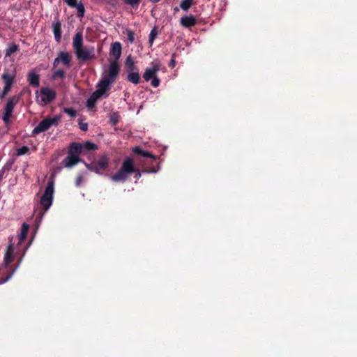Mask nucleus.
<instances>
[{
    "label": "nucleus",
    "instance_id": "7",
    "mask_svg": "<svg viewBox=\"0 0 357 357\" xmlns=\"http://www.w3.org/2000/svg\"><path fill=\"white\" fill-rule=\"evenodd\" d=\"M59 117L46 118L42 120L38 125L33 130L32 135H36L42 132L47 130L51 126H56L59 121Z\"/></svg>",
    "mask_w": 357,
    "mask_h": 357
},
{
    "label": "nucleus",
    "instance_id": "16",
    "mask_svg": "<svg viewBox=\"0 0 357 357\" xmlns=\"http://www.w3.org/2000/svg\"><path fill=\"white\" fill-rule=\"evenodd\" d=\"M132 152L136 155L150 159L151 160V162H156L157 157L155 155H153L149 151H144L139 146L134 147L132 149Z\"/></svg>",
    "mask_w": 357,
    "mask_h": 357
},
{
    "label": "nucleus",
    "instance_id": "10",
    "mask_svg": "<svg viewBox=\"0 0 357 357\" xmlns=\"http://www.w3.org/2000/svg\"><path fill=\"white\" fill-rule=\"evenodd\" d=\"M121 44L115 42L112 45L110 50V57L112 59L109 67H119V59L121 55Z\"/></svg>",
    "mask_w": 357,
    "mask_h": 357
},
{
    "label": "nucleus",
    "instance_id": "2",
    "mask_svg": "<svg viewBox=\"0 0 357 357\" xmlns=\"http://www.w3.org/2000/svg\"><path fill=\"white\" fill-rule=\"evenodd\" d=\"M119 70L120 68H105L103 70L101 78L96 85V90L100 91L105 97L108 96L107 92L109 91L112 84L116 82Z\"/></svg>",
    "mask_w": 357,
    "mask_h": 357
},
{
    "label": "nucleus",
    "instance_id": "3",
    "mask_svg": "<svg viewBox=\"0 0 357 357\" xmlns=\"http://www.w3.org/2000/svg\"><path fill=\"white\" fill-rule=\"evenodd\" d=\"M135 171L134 161L131 158H126L122 164L121 168L113 175L111 179L114 182H124L126 181L128 175Z\"/></svg>",
    "mask_w": 357,
    "mask_h": 357
},
{
    "label": "nucleus",
    "instance_id": "32",
    "mask_svg": "<svg viewBox=\"0 0 357 357\" xmlns=\"http://www.w3.org/2000/svg\"><path fill=\"white\" fill-rule=\"evenodd\" d=\"M64 112L71 117H75L77 115V112L72 107L64 108Z\"/></svg>",
    "mask_w": 357,
    "mask_h": 357
},
{
    "label": "nucleus",
    "instance_id": "5",
    "mask_svg": "<svg viewBox=\"0 0 357 357\" xmlns=\"http://www.w3.org/2000/svg\"><path fill=\"white\" fill-rule=\"evenodd\" d=\"M85 167L91 172L98 175H104L105 172L109 167V157L107 154H102L97 160H93L91 163L84 162Z\"/></svg>",
    "mask_w": 357,
    "mask_h": 357
},
{
    "label": "nucleus",
    "instance_id": "37",
    "mask_svg": "<svg viewBox=\"0 0 357 357\" xmlns=\"http://www.w3.org/2000/svg\"><path fill=\"white\" fill-rule=\"evenodd\" d=\"M79 128L83 131L88 130V124L86 123H79Z\"/></svg>",
    "mask_w": 357,
    "mask_h": 357
},
{
    "label": "nucleus",
    "instance_id": "25",
    "mask_svg": "<svg viewBox=\"0 0 357 357\" xmlns=\"http://www.w3.org/2000/svg\"><path fill=\"white\" fill-rule=\"evenodd\" d=\"M158 33L156 27H154L150 32L149 36V43L150 46L153 45L155 38L157 37Z\"/></svg>",
    "mask_w": 357,
    "mask_h": 357
},
{
    "label": "nucleus",
    "instance_id": "31",
    "mask_svg": "<svg viewBox=\"0 0 357 357\" xmlns=\"http://www.w3.org/2000/svg\"><path fill=\"white\" fill-rule=\"evenodd\" d=\"M134 59L131 55L127 56L125 61V67H134Z\"/></svg>",
    "mask_w": 357,
    "mask_h": 357
},
{
    "label": "nucleus",
    "instance_id": "18",
    "mask_svg": "<svg viewBox=\"0 0 357 357\" xmlns=\"http://www.w3.org/2000/svg\"><path fill=\"white\" fill-rule=\"evenodd\" d=\"M83 152L82 144L79 142H72L69 145L68 153L79 157Z\"/></svg>",
    "mask_w": 357,
    "mask_h": 357
},
{
    "label": "nucleus",
    "instance_id": "29",
    "mask_svg": "<svg viewBox=\"0 0 357 357\" xmlns=\"http://www.w3.org/2000/svg\"><path fill=\"white\" fill-rule=\"evenodd\" d=\"M29 153V148L26 146H23L19 148L17 151V154L18 155H22L24 154H27Z\"/></svg>",
    "mask_w": 357,
    "mask_h": 357
},
{
    "label": "nucleus",
    "instance_id": "13",
    "mask_svg": "<svg viewBox=\"0 0 357 357\" xmlns=\"http://www.w3.org/2000/svg\"><path fill=\"white\" fill-rule=\"evenodd\" d=\"M52 31L54 39L57 43H60L61 40V23L58 18V15L54 17V22L52 23Z\"/></svg>",
    "mask_w": 357,
    "mask_h": 357
},
{
    "label": "nucleus",
    "instance_id": "23",
    "mask_svg": "<svg viewBox=\"0 0 357 357\" xmlns=\"http://www.w3.org/2000/svg\"><path fill=\"white\" fill-rule=\"evenodd\" d=\"M28 231H29V225L26 223H23L22 226L21 234L19 237V241L20 243L22 242L26 238Z\"/></svg>",
    "mask_w": 357,
    "mask_h": 357
},
{
    "label": "nucleus",
    "instance_id": "33",
    "mask_svg": "<svg viewBox=\"0 0 357 357\" xmlns=\"http://www.w3.org/2000/svg\"><path fill=\"white\" fill-rule=\"evenodd\" d=\"M12 86H4L3 89L1 93H0V98H3L10 91Z\"/></svg>",
    "mask_w": 357,
    "mask_h": 357
},
{
    "label": "nucleus",
    "instance_id": "21",
    "mask_svg": "<svg viewBox=\"0 0 357 357\" xmlns=\"http://www.w3.org/2000/svg\"><path fill=\"white\" fill-rule=\"evenodd\" d=\"M19 50V46L13 43L8 45L6 50V56H10L13 53Z\"/></svg>",
    "mask_w": 357,
    "mask_h": 357
},
{
    "label": "nucleus",
    "instance_id": "9",
    "mask_svg": "<svg viewBox=\"0 0 357 357\" xmlns=\"http://www.w3.org/2000/svg\"><path fill=\"white\" fill-rule=\"evenodd\" d=\"M56 96V91L49 87H43L40 90V96H37L38 102L42 105H46L52 102Z\"/></svg>",
    "mask_w": 357,
    "mask_h": 357
},
{
    "label": "nucleus",
    "instance_id": "15",
    "mask_svg": "<svg viewBox=\"0 0 357 357\" xmlns=\"http://www.w3.org/2000/svg\"><path fill=\"white\" fill-rule=\"evenodd\" d=\"M105 96L100 91L96 90L92 93L86 100V107L92 109L96 106L97 100L101 97Z\"/></svg>",
    "mask_w": 357,
    "mask_h": 357
},
{
    "label": "nucleus",
    "instance_id": "30",
    "mask_svg": "<svg viewBox=\"0 0 357 357\" xmlns=\"http://www.w3.org/2000/svg\"><path fill=\"white\" fill-rule=\"evenodd\" d=\"M142 0H124L126 4H128L132 8L137 7Z\"/></svg>",
    "mask_w": 357,
    "mask_h": 357
},
{
    "label": "nucleus",
    "instance_id": "12",
    "mask_svg": "<svg viewBox=\"0 0 357 357\" xmlns=\"http://www.w3.org/2000/svg\"><path fill=\"white\" fill-rule=\"evenodd\" d=\"M72 61V54L70 52L61 51L58 54L57 57L54 59V67L62 63L63 66H68Z\"/></svg>",
    "mask_w": 357,
    "mask_h": 357
},
{
    "label": "nucleus",
    "instance_id": "34",
    "mask_svg": "<svg viewBox=\"0 0 357 357\" xmlns=\"http://www.w3.org/2000/svg\"><path fill=\"white\" fill-rule=\"evenodd\" d=\"M64 2L71 8H75L79 3L77 0H64Z\"/></svg>",
    "mask_w": 357,
    "mask_h": 357
},
{
    "label": "nucleus",
    "instance_id": "20",
    "mask_svg": "<svg viewBox=\"0 0 357 357\" xmlns=\"http://www.w3.org/2000/svg\"><path fill=\"white\" fill-rule=\"evenodd\" d=\"M127 79L135 84H139L140 81L139 73L130 71L128 74Z\"/></svg>",
    "mask_w": 357,
    "mask_h": 357
},
{
    "label": "nucleus",
    "instance_id": "6",
    "mask_svg": "<svg viewBox=\"0 0 357 357\" xmlns=\"http://www.w3.org/2000/svg\"><path fill=\"white\" fill-rule=\"evenodd\" d=\"M54 185L53 181H48L45 192L41 197L40 204L45 211L47 210L52 204Z\"/></svg>",
    "mask_w": 357,
    "mask_h": 357
},
{
    "label": "nucleus",
    "instance_id": "4",
    "mask_svg": "<svg viewBox=\"0 0 357 357\" xmlns=\"http://www.w3.org/2000/svg\"><path fill=\"white\" fill-rule=\"evenodd\" d=\"M14 255V248L12 244H10L6 251V254L3 259V266L0 268V275L4 274L5 271H8L9 273L7 274L6 276L0 278V284H3L8 281L12 277L15 269L10 267L9 265L12 262L13 259Z\"/></svg>",
    "mask_w": 357,
    "mask_h": 357
},
{
    "label": "nucleus",
    "instance_id": "17",
    "mask_svg": "<svg viewBox=\"0 0 357 357\" xmlns=\"http://www.w3.org/2000/svg\"><path fill=\"white\" fill-rule=\"evenodd\" d=\"M180 23L185 28H190L197 24V19L192 15H185L181 18Z\"/></svg>",
    "mask_w": 357,
    "mask_h": 357
},
{
    "label": "nucleus",
    "instance_id": "41",
    "mask_svg": "<svg viewBox=\"0 0 357 357\" xmlns=\"http://www.w3.org/2000/svg\"><path fill=\"white\" fill-rule=\"evenodd\" d=\"M169 66H172L173 67L175 66V61L174 59H171Z\"/></svg>",
    "mask_w": 357,
    "mask_h": 357
},
{
    "label": "nucleus",
    "instance_id": "28",
    "mask_svg": "<svg viewBox=\"0 0 357 357\" xmlns=\"http://www.w3.org/2000/svg\"><path fill=\"white\" fill-rule=\"evenodd\" d=\"M75 8H76L77 10V17H83L84 15V13H85V8H84V4L82 3V2L79 1L78 3L77 6H75Z\"/></svg>",
    "mask_w": 357,
    "mask_h": 357
},
{
    "label": "nucleus",
    "instance_id": "11",
    "mask_svg": "<svg viewBox=\"0 0 357 357\" xmlns=\"http://www.w3.org/2000/svg\"><path fill=\"white\" fill-rule=\"evenodd\" d=\"M160 68H147L143 75V78L146 81L151 79V84L153 87H158L160 85V79L156 74Z\"/></svg>",
    "mask_w": 357,
    "mask_h": 357
},
{
    "label": "nucleus",
    "instance_id": "27",
    "mask_svg": "<svg viewBox=\"0 0 357 357\" xmlns=\"http://www.w3.org/2000/svg\"><path fill=\"white\" fill-rule=\"evenodd\" d=\"M123 33H125L127 36V39L130 43H134L135 39V34L133 31H132L130 29H126V31H123Z\"/></svg>",
    "mask_w": 357,
    "mask_h": 357
},
{
    "label": "nucleus",
    "instance_id": "22",
    "mask_svg": "<svg viewBox=\"0 0 357 357\" xmlns=\"http://www.w3.org/2000/svg\"><path fill=\"white\" fill-rule=\"evenodd\" d=\"M82 150L84 151H93L98 149V146L91 142H86L82 144Z\"/></svg>",
    "mask_w": 357,
    "mask_h": 357
},
{
    "label": "nucleus",
    "instance_id": "43",
    "mask_svg": "<svg viewBox=\"0 0 357 357\" xmlns=\"http://www.w3.org/2000/svg\"><path fill=\"white\" fill-rule=\"evenodd\" d=\"M174 10H175L176 12H177V11H178V8L177 7H176V8H174Z\"/></svg>",
    "mask_w": 357,
    "mask_h": 357
},
{
    "label": "nucleus",
    "instance_id": "39",
    "mask_svg": "<svg viewBox=\"0 0 357 357\" xmlns=\"http://www.w3.org/2000/svg\"><path fill=\"white\" fill-rule=\"evenodd\" d=\"M157 171H158V169H155V167H152L151 169L144 170V172H147V173H154V172H156Z\"/></svg>",
    "mask_w": 357,
    "mask_h": 357
},
{
    "label": "nucleus",
    "instance_id": "8",
    "mask_svg": "<svg viewBox=\"0 0 357 357\" xmlns=\"http://www.w3.org/2000/svg\"><path fill=\"white\" fill-rule=\"evenodd\" d=\"M19 100L20 98L16 96H12L8 100L2 115V119L5 124L8 125L10 123L14 107L18 103Z\"/></svg>",
    "mask_w": 357,
    "mask_h": 357
},
{
    "label": "nucleus",
    "instance_id": "26",
    "mask_svg": "<svg viewBox=\"0 0 357 357\" xmlns=\"http://www.w3.org/2000/svg\"><path fill=\"white\" fill-rule=\"evenodd\" d=\"M193 0H182L180 3V7L183 10L187 11L192 5Z\"/></svg>",
    "mask_w": 357,
    "mask_h": 357
},
{
    "label": "nucleus",
    "instance_id": "40",
    "mask_svg": "<svg viewBox=\"0 0 357 357\" xmlns=\"http://www.w3.org/2000/svg\"><path fill=\"white\" fill-rule=\"evenodd\" d=\"M110 121L113 125H116L118 123V119L115 116H112L110 119Z\"/></svg>",
    "mask_w": 357,
    "mask_h": 357
},
{
    "label": "nucleus",
    "instance_id": "24",
    "mask_svg": "<svg viewBox=\"0 0 357 357\" xmlns=\"http://www.w3.org/2000/svg\"><path fill=\"white\" fill-rule=\"evenodd\" d=\"M2 79H3L6 86H12L14 79L13 75L8 73H3L2 75Z\"/></svg>",
    "mask_w": 357,
    "mask_h": 357
},
{
    "label": "nucleus",
    "instance_id": "35",
    "mask_svg": "<svg viewBox=\"0 0 357 357\" xmlns=\"http://www.w3.org/2000/svg\"><path fill=\"white\" fill-rule=\"evenodd\" d=\"M83 181V177L82 175H79L76 177L75 185L79 187Z\"/></svg>",
    "mask_w": 357,
    "mask_h": 357
},
{
    "label": "nucleus",
    "instance_id": "14",
    "mask_svg": "<svg viewBox=\"0 0 357 357\" xmlns=\"http://www.w3.org/2000/svg\"><path fill=\"white\" fill-rule=\"evenodd\" d=\"M80 162H84L79 157L68 153V155L64 158L62 162L66 167L71 168Z\"/></svg>",
    "mask_w": 357,
    "mask_h": 357
},
{
    "label": "nucleus",
    "instance_id": "1",
    "mask_svg": "<svg viewBox=\"0 0 357 357\" xmlns=\"http://www.w3.org/2000/svg\"><path fill=\"white\" fill-rule=\"evenodd\" d=\"M73 48L77 59L81 64L86 63L96 59L95 49L91 46H84L83 35L77 32L73 38Z\"/></svg>",
    "mask_w": 357,
    "mask_h": 357
},
{
    "label": "nucleus",
    "instance_id": "36",
    "mask_svg": "<svg viewBox=\"0 0 357 357\" xmlns=\"http://www.w3.org/2000/svg\"><path fill=\"white\" fill-rule=\"evenodd\" d=\"M54 77H64V72L63 70H57L56 72L54 73Z\"/></svg>",
    "mask_w": 357,
    "mask_h": 357
},
{
    "label": "nucleus",
    "instance_id": "42",
    "mask_svg": "<svg viewBox=\"0 0 357 357\" xmlns=\"http://www.w3.org/2000/svg\"><path fill=\"white\" fill-rule=\"evenodd\" d=\"M151 2L153 3H158V1H160V0H150Z\"/></svg>",
    "mask_w": 357,
    "mask_h": 357
},
{
    "label": "nucleus",
    "instance_id": "38",
    "mask_svg": "<svg viewBox=\"0 0 357 357\" xmlns=\"http://www.w3.org/2000/svg\"><path fill=\"white\" fill-rule=\"evenodd\" d=\"M133 173H135V178L137 179H139L141 177V173L139 169H136L135 167V171H133Z\"/></svg>",
    "mask_w": 357,
    "mask_h": 357
},
{
    "label": "nucleus",
    "instance_id": "19",
    "mask_svg": "<svg viewBox=\"0 0 357 357\" xmlns=\"http://www.w3.org/2000/svg\"><path fill=\"white\" fill-rule=\"evenodd\" d=\"M28 81L31 86L33 87H38L40 84L39 75L33 70H32L28 74Z\"/></svg>",
    "mask_w": 357,
    "mask_h": 357
}]
</instances>
